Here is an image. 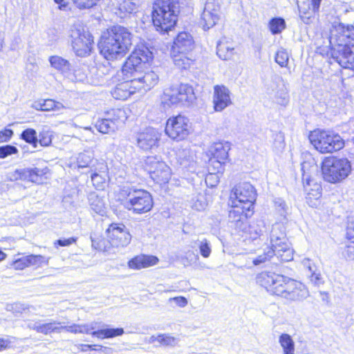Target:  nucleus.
I'll return each mask as SVG.
<instances>
[{"instance_id": "obj_10", "label": "nucleus", "mask_w": 354, "mask_h": 354, "mask_svg": "<svg viewBox=\"0 0 354 354\" xmlns=\"http://www.w3.org/2000/svg\"><path fill=\"white\" fill-rule=\"evenodd\" d=\"M70 42L75 54L82 57L91 54L94 44L93 37L91 32L80 24H74L71 27Z\"/></svg>"}, {"instance_id": "obj_17", "label": "nucleus", "mask_w": 354, "mask_h": 354, "mask_svg": "<svg viewBox=\"0 0 354 354\" xmlns=\"http://www.w3.org/2000/svg\"><path fill=\"white\" fill-rule=\"evenodd\" d=\"M97 322H92L86 324H80L78 331L80 333L91 334L92 336L98 339L113 338L121 336L124 331L122 328H109V325L103 324L101 329L95 330L98 328Z\"/></svg>"}, {"instance_id": "obj_24", "label": "nucleus", "mask_w": 354, "mask_h": 354, "mask_svg": "<svg viewBox=\"0 0 354 354\" xmlns=\"http://www.w3.org/2000/svg\"><path fill=\"white\" fill-rule=\"evenodd\" d=\"M159 81L158 75L152 71H142L136 80H131L133 88L137 90L149 91L155 86Z\"/></svg>"}, {"instance_id": "obj_7", "label": "nucleus", "mask_w": 354, "mask_h": 354, "mask_svg": "<svg viewBox=\"0 0 354 354\" xmlns=\"http://www.w3.org/2000/svg\"><path fill=\"white\" fill-rule=\"evenodd\" d=\"M152 59L153 53L148 48L141 46L136 48L122 66V73L124 79L130 82L136 80L142 71L147 68Z\"/></svg>"}, {"instance_id": "obj_55", "label": "nucleus", "mask_w": 354, "mask_h": 354, "mask_svg": "<svg viewBox=\"0 0 354 354\" xmlns=\"http://www.w3.org/2000/svg\"><path fill=\"white\" fill-rule=\"evenodd\" d=\"M275 99L277 104L282 106H286L289 102L288 91L286 89L278 91L276 93Z\"/></svg>"}, {"instance_id": "obj_6", "label": "nucleus", "mask_w": 354, "mask_h": 354, "mask_svg": "<svg viewBox=\"0 0 354 354\" xmlns=\"http://www.w3.org/2000/svg\"><path fill=\"white\" fill-rule=\"evenodd\" d=\"M178 0H156L153 6L152 21L156 30L168 32L177 22L180 12Z\"/></svg>"}, {"instance_id": "obj_62", "label": "nucleus", "mask_w": 354, "mask_h": 354, "mask_svg": "<svg viewBox=\"0 0 354 354\" xmlns=\"http://www.w3.org/2000/svg\"><path fill=\"white\" fill-rule=\"evenodd\" d=\"M219 180L218 176L214 174H209L205 178V183L210 187L216 186Z\"/></svg>"}, {"instance_id": "obj_15", "label": "nucleus", "mask_w": 354, "mask_h": 354, "mask_svg": "<svg viewBox=\"0 0 354 354\" xmlns=\"http://www.w3.org/2000/svg\"><path fill=\"white\" fill-rule=\"evenodd\" d=\"M153 205L150 193L144 189H138L133 198L126 202L125 209L135 214H141L149 212Z\"/></svg>"}, {"instance_id": "obj_50", "label": "nucleus", "mask_w": 354, "mask_h": 354, "mask_svg": "<svg viewBox=\"0 0 354 354\" xmlns=\"http://www.w3.org/2000/svg\"><path fill=\"white\" fill-rule=\"evenodd\" d=\"M197 245L199 248L200 254L204 258L209 257L212 253L211 244L206 239L198 241Z\"/></svg>"}, {"instance_id": "obj_44", "label": "nucleus", "mask_w": 354, "mask_h": 354, "mask_svg": "<svg viewBox=\"0 0 354 354\" xmlns=\"http://www.w3.org/2000/svg\"><path fill=\"white\" fill-rule=\"evenodd\" d=\"M93 159V151L91 150H86L78 154L77 157V165L80 168L88 167Z\"/></svg>"}, {"instance_id": "obj_19", "label": "nucleus", "mask_w": 354, "mask_h": 354, "mask_svg": "<svg viewBox=\"0 0 354 354\" xmlns=\"http://www.w3.org/2000/svg\"><path fill=\"white\" fill-rule=\"evenodd\" d=\"M220 19V6L216 0H207L201 15L200 23L204 30L214 26Z\"/></svg>"}, {"instance_id": "obj_3", "label": "nucleus", "mask_w": 354, "mask_h": 354, "mask_svg": "<svg viewBox=\"0 0 354 354\" xmlns=\"http://www.w3.org/2000/svg\"><path fill=\"white\" fill-rule=\"evenodd\" d=\"M329 43L332 57L343 68H354V26L335 24L330 29Z\"/></svg>"}, {"instance_id": "obj_54", "label": "nucleus", "mask_w": 354, "mask_h": 354, "mask_svg": "<svg viewBox=\"0 0 354 354\" xmlns=\"http://www.w3.org/2000/svg\"><path fill=\"white\" fill-rule=\"evenodd\" d=\"M43 111H49L52 110H59L63 106L61 103L57 102L51 99L42 100Z\"/></svg>"}, {"instance_id": "obj_27", "label": "nucleus", "mask_w": 354, "mask_h": 354, "mask_svg": "<svg viewBox=\"0 0 354 354\" xmlns=\"http://www.w3.org/2000/svg\"><path fill=\"white\" fill-rule=\"evenodd\" d=\"M301 264L306 269V275L308 276L310 283L317 287H319L324 283V280L321 274L320 271L315 263L310 259H304L301 261Z\"/></svg>"}, {"instance_id": "obj_48", "label": "nucleus", "mask_w": 354, "mask_h": 354, "mask_svg": "<svg viewBox=\"0 0 354 354\" xmlns=\"http://www.w3.org/2000/svg\"><path fill=\"white\" fill-rule=\"evenodd\" d=\"M52 131L48 128H43L37 136L38 143L42 147H48L52 142Z\"/></svg>"}, {"instance_id": "obj_41", "label": "nucleus", "mask_w": 354, "mask_h": 354, "mask_svg": "<svg viewBox=\"0 0 354 354\" xmlns=\"http://www.w3.org/2000/svg\"><path fill=\"white\" fill-rule=\"evenodd\" d=\"M156 342L161 346H174L177 344L178 339L169 334H160L157 336L152 335L150 337V342L154 343Z\"/></svg>"}, {"instance_id": "obj_31", "label": "nucleus", "mask_w": 354, "mask_h": 354, "mask_svg": "<svg viewBox=\"0 0 354 354\" xmlns=\"http://www.w3.org/2000/svg\"><path fill=\"white\" fill-rule=\"evenodd\" d=\"M158 259L155 256L139 255L131 259L128 264L130 268L141 269L156 265Z\"/></svg>"}, {"instance_id": "obj_38", "label": "nucleus", "mask_w": 354, "mask_h": 354, "mask_svg": "<svg viewBox=\"0 0 354 354\" xmlns=\"http://www.w3.org/2000/svg\"><path fill=\"white\" fill-rule=\"evenodd\" d=\"M266 231V227L263 221H258L251 225L248 224V230L245 232L250 234L252 239H257L263 235V232Z\"/></svg>"}, {"instance_id": "obj_57", "label": "nucleus", "mask_w": 354, "mask_h": 354, "mask_svg": "<svg viewBox=\"0 0 354 354\" xmlns=\"http://www.w3.org/2000/svg\"><path fill=\"white\" fill-rule=\"evenodd\" d=\"M80 9H88L95 6L100 0H73Z\"/></svg>"}, {"instance_id": "obj_37", "label": "nucleus", "mask_w": 354, "mask_h": 354, "mask_svg": "<svg viewBox=\"0 0 354 354\" xmlns=\"http://www.w3.org/2000/svg\"><path fill=\"white\" fill-rule=\"evenodd\" d=\"M216 54L223 60H230L233 57L234 48L227 42L219 41L217 44Z\"/></svg>"}, {"instance_id": "obj_43", "label": "nucleus", "mask_w": 354, "mask_h": 354, "mask_svg": "<svg viewBox=\"0 0 354 354\" xmlns=\"http://www.w3.org/2000/svg\"><path fill=\"white\" fill-rule=\"evenodd\" d=\"M96 129L102 133H109L117 129L115 124L106 116L105 118L97 120L95 123Z\"/></svg>"}, {"instance_id": "obj_46", "label": "nucleus", "mask_w": 354, "mask_h": 354, "mask_svg": "<svg viewBox=\"0 0 354 354\" xmlns=\"http://www.w3.org/2000/svg\"><path fill=\"white\" fill-rule=\"evenodd\" d=\"M21 138L36 148L38 144L37 132L33 129H26L21 133Z\"/></svg>"}, {"instance_id": "obj_35", "label": "nucleus", "mask_w": 354, "mask_h": 354, "mask_svg": "<svg viewBox=\"0 0 354 354\" xmlns=\"http://www.w3.org/2000/svg\"><path fill=\"white\" fill-rule=\"evenodd\" d=\"M106 116L115 124L116 128L124 123L128 118L126 111L123 109H113L106 112Z\"/></svg>"}, {"instance_id": "obj_23", "label": "nucleus", "mask_w": 354, "mask_h": 354, "mask_svg": "<svg viewBox=\"0 0 354 354\" xmlns=\"http://www.w3.org/2000/svg\"><path fill=\"white\" fill-rule=\"evenodd\" d=\"M214 109L215 111L220 112L232 104L230 91L224 85L214 86L213 95Z\"/></svg>"}, {"instance_id": "obj_51", "label": "nucleus", "mask_w": 354, "mask_h": 354, "mask_svg": "<svg viewBox=\"0 0 354 354\" xmlns=\"http://www.w3.org/2000/svg\"><path fill=\"white\" fill-rule=\"evenodd\" d=\"M28 266H41L42 264H48V259L42 255L30 254L26 256Z\"/></svg>"}, {"instance_id": "obj_53", "label": "nucleus", "mask_w": 354, "mask_h": 354, "mask_svg": "<svg viewBox=\"0 0 354 354\" xmlns=\"http://www.w3.org/2000/svg\"><path fill=\"white\" fill-rule=\"evenodd\" d=\"M18 149L16 147L10 145H6L0 147V158H6L8 156L16 154L18 153Z\"/></svg>"}, {"instance_id": "obj_58", "label": "nucleus", "mask_w": 354, "mask_h": 354, "mask_svg": "<svg viewBox=\"0 0 354 354\" xmlns=\"http://www.w3.org/2000/svg\"><path fill=\"white\" fill-rule=\"evenodd\" d=\"M274 206L278 211V212L281 215L285 216L288 210V207L286 203L280 198H275L274 201Z\"/></svg>"}, {"instance_id": "obj_40", "label": "nucleus", "mask_w": 354, "mask_h": 354, "mask_svg": "<svg viewBox=\"0 0 354 354\" xmlns=\"http://www.w3.org/2000/svg\"><path fill=\"white\" fill-rule=\"evenodd\" d=\"M279 342L283 354H295V342L290 335L281 334L279 337Z\"/></svg>"}, {"instance_id": "obj_34", "label": "nucleus", "mask_w": 354, "mask_h": 354, "mask_svg": "<svg viewBox=\"0 0 354 354\" xmlns=\"http://www.w3.org/2000/svg\"><path fill=\"white\" fill-rule=\"evenodd\" d=\"M88 199L89 205L93 212L100 215H104L106 213L105 201L96 193H90Z\"/></svg>"}, {"instance_id": "obj_32", "label": "nucleus", "mask_w": 354, "mask_h": 354, "mask_svg": "<svg viewBox=\"0 0 354 354\" xmlns=\"http://www.w3.org/2000/svg\"><path fill=\"white\" fill-rule=\"evenodd\" d=\"M179 105L189 106L196 100V97L192 86L181 84L179 85Z\"/></svg>"}, {"instance_id": "obj_30", "label": "nucleus", "mask_w": 354, "mask_h": 354, "mask_svg": "<svg viewBox=\"0 0 354 354\" xmlns=\"http://www.w3.org/2000/svg\"><path fill=\"white\" fill-rule=\"evenodd\" d=\"M179 86H171L166 88L161 96V103L165 108L172 105H179Z\"/></svg>"}, {"instance_id": "obj_36", "label": "nucleus", "mask_w": 354, "mask_h": 354, "mask_svg": "<svg viewBox=\"0 0 354 354\" xmlns=\"http://www.w3.org/2000/svg\"><path fill=\"white\" fill-rule=\"evenodd\" d=\"M317 166L309 162L304 161L301 164V179L304 185H310L311 183V174L316 171Z\"/></svg>"}, {"instance_id": "obj_59", "label": "nucleus", "mask_w": 354, "mask_h": 354, "mask_svg": "<svg viewBox=\"0 0 354 354\" xmlns=\"http://www.w3.org/2000/svg\"><path fill=\"white\" fill-rule=\"evenodd\" d=\"M12 266L15 270H23L26 267H28L27 257H22L13 261Z\"/></svg>"}, {"instance_id": "obj_1", "label": "nucleus", "mask_w": 354, "mask_h": 354, "mask_svg": "<svg viewBox=\"0 0 354 354\" xmlns=\"http://www.w3.org/2000/svg\"><path fill=\"white\" fill-rule=\"evenodd\" d=\"M257 283L272 295L290 302L301 301L309 296L308 289L302 283L274 272H261L257 277Z\"/></svg>"}, {"instance_id": "obj_4", "label": "nucleus", "mask_w": 354, "mask_h": 354, "mask_svg": "<svg viewBox=\"0 0 354 354\" xmlns=\"http://www.w3.org/2000/svg\"><path fill=\"white\" fill-rule=\"evenodd\" d=\"M276 257L280 262H288L293 259V250L290 247L283 227L276 223L270 233V244L266 245L262 253L252 259L254 266H261Z\"/></svg>"}, {"instance_id": "obj_20", "label": "nucleus", "mask_w": 354, "mask_h": 354, "mask_svg": "<svg viewBox=\"0 0 354 354\" xmlns=\"http://www.w3.org/2000/svg\"><path fill=\"white\" fill-rule=\"evenodd\" d=\"M230 150V143L226 141H222L214 143L210 148V153L212 158L209 161L212 164H216L214 167L218 172H221L223 169V165L228 159V152Z\"/></svg>"}, {"instance_id": "obj_12", "label": "nucleus", "mask_w": 354, "mask_h": 354, "mask_svg": "<svg viewBox=\"0 0 354 354\" xmlns=\"http://www.w3.org/2000/svg\"><path fill=\"white\" fill-rule=\"evenodd\" d=\"M256 196L254 187L250 183L244 182L233 188L230 199L232 204L250 207V209L254 210Z\"/></svg>"}, {"instance_id": "obj_61", "label": "nucleus", "mask_w": 354, "mask_h": 354, "mask_svg": "<svg viewBox=\"0 0 354 354\" xmlns=\"http://www.w3.org/2000/svg\"><path fill=\"white\" fill-rule=\"evenodd\" d=\"M169 303L174 302L175 304L180 308H183L187 305V299L183 296L174 297L169 298L168 300Z\"/></svg>"}, {"instance_id": "obj_45", "label": "nucleus", "mask_w": 354, "mask_h": 354, "mask_svg": "<svg viewBox=\"0 0 354 354\" xmlns=\"http://www.w3.org/2000/svg\"><path fill=\"white\" fill-rule=\"evenodd\" d=\"M199 256L192 250H188L185 252V257L183 258L185 266H194L197 268H205L201 263L198 262Z\"/></svg>"}, {"instance_id": "obj_25", "label": "nucleus", "mask_w": 354, "mask_h": 354, "mask_svg": "<svg viewBox=\"0 0 354 354\" xmlns=\"http://www.w3.org/2000/svg\"><path fill=\"white\" fill-rule=\"evenodd\" d=\"M194 48V41L192 36L188 32H181L175 38L171 51L189 53Z\"/></svg>"}, {"instance_id": "obj_11", "label": "nucleus", "mask_w": 354, "mask_h": 354, "mask_svg": "<svg viewBox=\"0 0 354 354\" xmlns=\"http://www.w3.org/2000/svg\"><path fill=\"white\" fill-rule=\"evenodd\" d=\"M145 169L157 183H166L171 178V169L157 156H148L145 160Z\"/></svg>"}, {"instance_id": "obj_39", "label": "nucleus", "mask_w": 354, "mask_h": 354, "mask_svg": "<svg viewBox=\"0 0 354 354\" xmlns=\"http://www.w3.org/2000/svg\"><path fill=\"white\" fill-rule=\"evenodd\" d=\"M171 53L174 64L179 68L186 69L190 66L192 60L189 57V53H174L172 51Z\"/></svg>"}, {"instance_id": "obj_8", "label": "nucleus", "mask_w": 354, "mask_h": 354, "mask_svg": "<svg viewBox=\"0 0 354 354\" xmlns=\"http://www.w3.org/2000/svg\"><path fill=\"white\" fill-rule=\"evenodd\" d=\"M308 138L315 149L322 153H332L345 145L344 140L333 131L316 129L310 133Z\"/></svg>"}, {"instance_id": "obj_18", "label": "nucleus", "mask_w": 354, "mask_h": 354, "mask_svg": "<svg viewBox=\"0 0 354 354\" xmlns=\"http://www.w3.org/2000/svg\"><path fill=\"white\" fill-rule=\"evenodd\" d=\"M107 240L113 247H125L130 243L131 235L123 224L112 223L106 230Z\"/></svg>"}, {"instance_id": "obj_64", "label": "nucleus", "mask_w": 354, "mask_h": 354, "mask_svg": "<svg viewBox=\"0 0 354 354\" xmlns=\"http://www.w3.org/2000/svg\"><path fill=\"white\" fill-rule=\"evenodd\" d=\"M274 145H275V147L279 149L284 148V147H285L284 136L281 133H277L275 135Z\"/></svg>"}, {"instance_id": "obj_42", "label": "nucleus", "mask_w": 354, "mask_h": 354, "mask_svg": "<svg viewBox=\"0 0 354 354\" xmlns=\"http://www.w3.org/2000/svg\"><path fill=\"white\" fill-rule=\"evenodd\" d=\"M137 190L138 189L130 185H124L120 188L118 194V201H120L124 208L126 202L133 198Z\"/></svg>"}, {"instance_id": "obj_29", "label": "nucleus", "mask_w": 354, "mask_h": 354, "mask_svg": "<svg viewBox=\"0 0 354 354\" xmlns=\"http://www.w3.org/2000/svg\"><path fill=\"white\" fill-rule=\"evenodd\" d=\"M133 83L125 80L124 82L120 83L112 90L113 97L119 100H125L136 92Z\"/></svg>"}, {"instance_id": "obj_22", "label": "nucleus", "mask_w": 354, "mask_h": 354, "mask_svg": "<svg viewBox=\"0 0 354 354\" xmlns=\"http://www.w3.org/2000/svg\"><path fill=\"white\" fill-rule=\"evenodd\" d=\"M160 136V133L156 129L147 128L137 135L138 146L143 150L151 149L158 146Z\"/></svg>"}, {"instance_id": "obj_47", "label": "nucleus", "mask_w": 354, "mask_h": 354, "mask_svg": "<svg viewBox=\"0 0 354 354\" xmlns=\"http://www.w3.org/2000/svg\"><path fill=\"white\" fill-rule=\"evenodd\" d=\"M269 28L273 35L279 34L286 28V21L281 17L272 18L269 22Z\"/></svg>"}, {"instance_id": "obj_16", "label": "nucleus", "mask_w": 354, "mask_h": 354, "mask_svg": "<svg viewBox=\"0 0 354 354\" xmlns=\"http://www.w3.org/2000/svg\"><path fill=\"white\" fill-rule=\"evenodd\" d=\"M48 169L33 168H20L10 171L6 174V178L9 181L24 180L35 183H39L43 180V176L47 173Z\"/></svg>"}, {"instance_id": "obj_49", "label": "nucleus", "mask_w": 354, "mask_h": 354, "mask_svg": "<svg viewBox=\"0 0 354 354\" xmlns=\"http://www.w3.org/2000/svg\"><path fill=\"white\" fill-rule=\"evenodd\" d=\"M274 60L281 67H287L289 61V55L287 50L284 48H280L277 50Z\"/></svg>"}, {"instance_id": "obj_26", "label": "nucleus", "mask_w": 354, "mask_h": 354, "mask_svg": "<svg viewBox=\"0 0 354 354\" xmlns=\"http://www.w3.org/2000/svg\"><path fill=\"white\" fill-rule=\"evenodd\" d=\"M61 322L51 320L49 322L42 323L41 321L29 323L28 327L39 333L49 335L50 333H60L62 330Z\"/></svg>"}, {"instance_id": "obj_5", "label": "nucleus", "mask_w": 354, "mask_h": 354, "mask_svg": "<svg viewBox=\"0 0 354 354\" xmlns=\"http://www.w3.org/2000/svg\"><path fill=\"white\" fill-rule=\"evenodd\" d=\"M131 46V34L127 28L114 26L104 32L98 46L100 54L107 60L120 59Z\"/></svg>"}, {"instance_id": "obj_56", "label": "nucleus", "mask_w": 354, "mask_h": 354, "mask_svg": "<svg viewBox=\"0 0 354 354\" xmlns=\"http://www.w3.org/2000/svg\"><path fill=\"white\" fill-rule=\"evenodd\" d=\"M342 255L348 261L354 260V241H350L346 245L342 251Z\"/></svg>"}, {"instance_id": "obj_52", "label": "nucleus", "mask_w": 354, "mask_h": 354, "mask_svg": "<svg viewBox=\"0 0 354 354\" xmlns=\"http://www.w3.org/2000/svg\"><path fill=\"white\" fill-rule=\"evenodd\" d=\"M107 175H102L95 171L91 175L93 185L99 189H103Z\"/></svg>"}, {"instance_id": "obj_63", "label": "nucleus", "mask_w": 354, "mask_h": 354, "mask_svg": "<svg viewBox=\"0 0 354 354\" xmlns=\"http://www.w3.org/2000/svg\"><path fill=\"white\" fill-rule=\"evenodd\" d=\"M13 135V131L10 129H4L0 131V143L8 141Z\"/></svg>"}, {"instance_id": "obj_28", "label": "nucleus", "mask_w": 354, "mask_h": 354, "mask_svg": "<svg viewBox=\"0 0 354 354\" xmlns=\"http://www.w3.org/2000/svg\"><path fill=\"white\" fill-rule=\"evenodd\" d=\"M115 14L120 18L136 12L140 4V0H117Z\"/></svg>"}, {"instance_id": "obj_33", "label": "nucleus", "mask_w": 354, "mask_h": 354, "mask_svg": "<svg viewBox=\"0 0 354 354\" xmlns=\"http://www.w3.org/2000/svg\"><path fill=\"white\" fill-rule=\"evenodd\" d=\"M49 62L53 68L63 74H68L72 71L70 62L60 56H50Z\"/></svg>"}, {"instance_id": "obj_14", "label": "nucleus", "mask_w": 354, "mask_h": 354, "mask_svg": "<svg viewBox=\"0 0 354 354\" xmlns=\"http://www.w3.org/2000/svg\"><path fill=\"white\" fill-rule=\"evenodd\" d=\"M189 120L184 115L169 118L166 124L165 133L173 140H182L189 133Z\"/></svg>"}, {"instance_id": "obj_2", "label": "nucleus", "mask_w": 354, "mask_h": 354, "mask_svg": "<svg viewBox=\"0 0 354 354\" xmlns=\"http://www.w3.org/2000/svg\"><path fill=\"white\" fill-rule=\"evenodd\" d=\"M257 283L272 295L290 302L301 301L309 296L308 289L302 283L274 272H261L257 277Z\"/></svg>"}, {"instance_id": "obj_21", "label": "nucleus", "mask_w": 354, "mask_h": 354, "mask_svg": "<svg viewBox=\"0 0 354 354\" xmlns=\"http://www.w3.org/2000/svg\"><path fill=\"white\" fill-rule=\"evenodd\" d=\"M322 0H297L299 17L306 24H310L315 18Z\"/></svg>"}, {"instance_id": "obj_9", "label": "nucleus", "mask_w": 354, "mask_h": 354, "mask_svg": "<svg viewBox=\"0 0 354 354\" xmlns=\"http://www.w3.org/2000/svg\"><path fill=\"white\" fill-rule=\"evenodd\" d=\"M322 171L325 180L336 183L349 175L351 171V165L346 158L329 157L323 161Z\"/></svg>"}, {"instance_id": "obj_13", "label": "nucleus", "mask_w": 354, "mask_h": 354, "mask_svg": "<svg viewBox=\"0 0 354 354\" xmlns=\"http://www.w3.org/2000/svg\"><path fill=\"white\" fill-rule=\"evenodd\" d=\"M254 214V210L245 205H231V209L228 212V221L231 227L238 232H245L248 227V218Z\"/></svg>"}, {"instance_id": "obj_60", "label": "nucleus", "mask_w": 354, "mask_h": 354, "mask_svg": "<svg viewBox=\"0 0 354 354\" xmlns=\"http://www.w3.org/2000/svg\"><path fill=\"white\" fill-rule=\"evenodd\" d=\"M346 238L348 239H354V218L348 217V225L346 227Z\"/></svg>"}]
</instances>
